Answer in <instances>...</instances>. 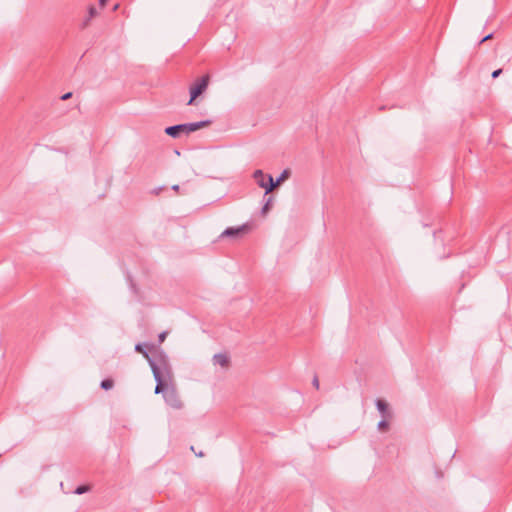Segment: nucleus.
I'll return each mask as SVG.
<instances>
[{
	"mask_svg": "<svg viewBox=\"0 0 512 512\" xmlns=\"http://www.w3.org/2000/svg\"><path fill=\"white\" fill-rule=\"evenodd\" d=\"M164 399L167 404H169L174 409H181L183 407V403L178 397L174 388H170L164 393Z\"/></svg>",
	"mask_w": 512,
	"mask_h": 512,
	"instance_id": "0eeeda50",
	"label": "nucleus"
},
{
	"mask_svg": "<svg viewBox=\"0 0 512 512\" xmlns=\"http://www.w3.org/2000/svg\"><path fill=\"white\" fill-rule=\"evenodd\" d=\"M152 373L156 381L155 393H165L168 388V381L171 380V367L167 355H160L159 364L152 365Z\"/></svg>",
	"mask_w": 512,
	"mask_h": 512,
	"instance_id": "f257e3e1",
	"label": "nucleus"
},
{
	"mask_svg": "<svg viewBox=\"0 0 512 512\" xmlns=\"http://www.w3.org/2000/svg\"><path fill=\"white\" fill-rule=\"evenodd\" d=\"M108 0H99V4L101 7H104L106 5Z\"/></svg>",
	"mask_w": 512,
	"mask_h": 512,
	"instance_id": "4be33fe9",
	"label": "nucleus"
},
{
	"mask_svg": "<svg viewBox=\"0 0 512 512\" xmlns=\"http://www.w3.org/2000/svg\"><path fill=\"white\" fill-rule=\"evenodd\" d=\"M209 82L210 76L208 74L196 79V81L190 86V99L187 102V105L194 104V101L206 91Z\"/></svg>",
	"mask_w": 512,
	"mask_h": 512,
	"instance_id": "7ed1b4c3",
	"label": "nucleus"
},
{
	"mask_svg": "<svg viewBox=\"0 0 512 512\" xmlns=\"http://www.w3.org/2000/svg\"><path fill=\"white\" fill-rule=\"evenodd\" d=\"M89 489H90V488H89V486H87V485H80V486H78V487L75 489L74 493H75V494H78V495H81V494H84V493L88 492V491H89Z\"/></svg>",
	"mask_w": 512,
	"mask_h": 512,
	"instance_id": "ddd939ff",
	"label": "nucleus"
},
{
	"mask_svg": "<svg viewBox=\"0 0 512 512\" xmlns=\"http://www.w3.org/2000/svg\"><path fill=\"white\" fill-rule=\"evenodd\" d=\"M212 124L211 120H203L199 122H193V123H184V124H177L173 126H168L165 128V133L172 137V138H178L181 134H190L194 131H197L201 128L207 127Z\"/></svg>",
	"mask_w": 512,
	"mask_h": 512,
	"instance_id": "f03ea898",
	"label": "nucleus"
},
{
	"mask_svg": "<svg viewBox=\"0 0 512 512\" xmlns=\"http://www.w3.org/2000/svg\"><path fill=\"white\" fill-rule=\"evenodd\" d=\"M267 175L268 174H264L262 170L258 169L256 171H254L253 178L258 183V181H267Z\"/></svg>",
	"mask_w": 512,
	"mask_h": 512,
	"instance_id": "9b49d317",
	"label": "nucleus"
},
{
	"mask_svg": "<svg viewBox=\"0 0 512 512\" xmlns=\"http://www.w3.org/2000/svg\"><path fill=\"white\" fill-rule=\"evenodd\" d=\"M160 190H161V188H159V189H155V190H154L155 194H158Z\"/></svg>",
	"mask_w": 512,
	"mask_h": 512,
	"instance_id": "393cba45",
	"label": "nucleus"
},
{
	"mask_svg": "<svg viewBox=\"0 0 512 512\" xmlns=\"http://www.w3.org/2000/svg\"><path fill=\"white\" fill-rule=\"evenodd\" d=\"M71 97H72V93H71V92H68V93H65V94L61 97V99H62V100H68V99H69V98H71Z\"/></svg>",
	"mask_w": 512,
	"mask_h": 512,
	"instance_id": "412c9836",
	"label": "nucleus"
},
{
	"mask_svg": "<svg viewBox=\"0 0 512 512\" xmlns=\"http://www.w3.org/2000/svg\"><path fill=\"white\" fill-rule=\"evenodd\" d=\"M88 14H89L90 18H94L97 15V10H96L95 6H93V5L89 6Z\"/></svg>",
	"mask_w": 512,
	"mask_h": 512,
	"instance_id": "dca6fc26",
	"label": "nucleus"
},
{
	"mask_svg": "<svg viewBox=\"0 0 512 512\" xmlns=\"http://www.w3.org/2000/svg\"><path fill=\"white\" fill-rule=\"evenodd\" d=\"M376 407H377L378 411L383 415V417H386L389 415L388 404L384 400L377 399Z\"/></svg>",
	"mask_w": 512,
	"mask_h": 512,
	"instance_id": "1a4fd4ad",
	"label": "nucleus"
},
{
	"mask_svg": "<svg viewBox=\"0 0 512 512\" xmlns=\"http://www.w3.org/2000/svg\"><path fill=\"white\" fill-rule=\"evenodd\" d=\"M502 72H503V70L501 68L500 69H496V70H494L492 72L491 76H492V78L495 79V78L499 77L502 74Z\"/></svg>",
	"mask_w": 512,
	"mask_h": 512,
	"instance_id": "a211bd4d",
	"label": "nucleus"
},
{
	"mask_svg": "<svg viewBox=\"0 0 512 512\" xmlns=\"http://www.w3.org/2000/svg\"><path fill=\"white\" fill-rule=\"evenodd\" d=\"M154 346L150 343H137L135 345V351L137 353L142 354L148 361L150 367L152 368V365H158L159 364V358L160 355H166L162 350H157L153 357L150 356L148 349H152Z\"/></svg>",
	"mask_w": 512,
	"mask_h": 512,
	"instance_id": "39448f33",
	"label": "nucleus"
},
{
	"mask_svg": "<svg viewBox=\"0 0 512 512\" xmlns=\"http://www.w3.org/2000/svg\"><path fill=\"white\" fill-rule=\"evenodd\" d=\"M493 35H494L493 33H490V34L486 35L485 37H483V38L479 41V45H480V44H483L484 42H486V41H488V40H490V39H492V38H493Z\"/></svg>",
	"mask_w": 512,
	"mask_h": 512,
	"instance_id": "f3484780",
	"label": "nucleus"
},
{
	"mask_svg": "<svg viewBox=\"0 0 512 512\" xmlns=\"http://www.w3.org/2000/svg\"><path fill=\"white\" fill-rule=\"evenodd\" d=\"M172 189H173L174 191H178V190H179V185H173V186H172Z\"/></svg>",
	"mask_w": 512,
	"mask_h": 512,
	"instance_id": "5701e85b",
	"label": "nucleus"
},
{
	"mask_svg": "<svg viewBox=\"0 0 512 512\" xmlns=\"http://www.w3.org/2000/svg\"><path fill=\"white\" fill-rule=\"evenodd\" d=\"M312 384H313V386H314L316 389H318V388H319V379H318V377H317V376H315V377L313 378Z\"/></svg>",
	"mask_w": 512,
	"mask_h": 512,
	"instance_id": "aec40b11",
	"label": "nucleus"
},
{
	"mask_svg": "<svg viewBox=\"0 0 512 512\" xmlns=\"http://www.w3.org/2000/svg\"><path fill=\"white\" fill-rule=\"evenodd\" d=\"M250 231L249 224H243L238 227H228L220 235V238H241Z\"/></svg>",
	"mask_w": 512,
	"mask_h": 512,
	"instance_id": "423d86ee",
	"label": "nucleus"
},
{
	"mask_svg": "<svg viewBox=\"0 0 512 512\" xmlns=\"http://www.w3.org/2000/svg\"><path fill=\"white\" fill-rule=\"evenodd\" d=\"M290 175V171L288 169H285L282 171V173L277 177V179L274 181L272 175H267V181H258V185L261 188L265 189V196L272 192L276 187H278L283 181H285Z\"/></svg>",
	"mask_w": 512,
	"mask_h": 512,
	"instance_id": "20e7f679",
	"label": "nucleus"
},
{
	"mask_svg": "<svg viewBox=\"0 0 512 512\" xmlns=\"http://www.w3.org/2000/svg\"><path fill=\"white\" fill-rule=\"evenodd\" d=\"M388 427H389V424H388V422L385 419L381 420L378 423V429L381 430V431L387 430Z\"/></svg>",
	"mask_w": 512,
	"mask_h": 512,
	"instance_id": "4468645a",
	"label": "nucleus"
},
{
	"mask_svg": "<svg viewBox=\"0 0 512 512\" xmlns=\"http://www.w3.org/2000/svg\"><path fill=\"white\" fill-rule=\"evenodd\" d=\"M114 386V381L112 379H104L100 383V387L104 390H110Z\"/></svg>",
	"mask_w": 512,
	"mask_h": 512,
	"instance_id": "f8f14e48",
	"label": "nucleus"
},
{
	"mask_svg": "<svg viewBox=\"0 0 512 512\" xmlns=\"http://www.w3.org/2000/svg\"><path fill=\"white\" fill-rule=\"evenodd\" d=\"M214 364L220 365L223 368H227L230 363L229 357L224 353H218L213 356Z\"/></svg>",
	"mask_w": 512,
	"mask_h": 512,
	"instance_id": "6e6552de",
	"label": "nucleus"
},
{
	"mask_svg": "<svg viewBox=\"0 0 512 512\" xmlns=\"http://www.w3.org/2000/svg\"><path fill=\"white\" fill-rule=\"evenodd\" d=\"M93 18H90V16L88 15L83 21L82 23L80 24V28L81 29H86L89 24H90V21L92 20Z\"/></svg>",
	"mask_w": 512,
	"mask_h": 512,
	"instance_id": "2eb2a0df",
	"label": "nucleus"
},
{
	"mask_svg": "<svg viewBox=\"0 0 512 512\" xmlns=\"http://www.w3.org/2000/svg\"><path fill=\"white\" fill-rule=\"evenodd\" d=\"M273 201H274L273 196H269L265 199V203L261 210L262 215H266L268 213V211L270 210V208L273 204Z\"/></svg>",
	"mask_w": 512,
	"mask_h": 512,
	"instance_id": "9d476101",
	"label": "nucleus"
},
{
	"mask_svg": "<svg viewBox=\"0 0 512 512\" xmlns=\"http://www.w3.org/2000/svg\"><path fill=\"white\" fill-rule=\"evenodd\" d=\"M166 336H167V332L166 331H163L161 332L159 335H158V340L160 343H162L165 339H166Z\"/></svg>",
	"mask_w": 512,
	"mask_h": 512,
	"instance_id": "6ab92c4d",
	"label": "nucleus"
},
{
	"mask_svg": "<svg viewBox=\"0 0 512 512\" xmlns=\"http://www.w3.org/2000/svg\"><path fill=\"white\" fill-rule=\"evenodd\" d=\"M196 455H197L198 457H202V456H204V453H203V452H199V453H196Z\"/></svg>",
	"mask_w": 512,
	"mask_h": 512,
	"instance_id": "b1692460",
	"label": "nucleus"
}]
</instances>
